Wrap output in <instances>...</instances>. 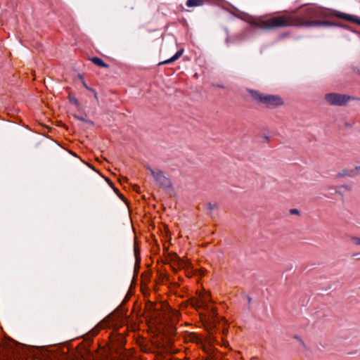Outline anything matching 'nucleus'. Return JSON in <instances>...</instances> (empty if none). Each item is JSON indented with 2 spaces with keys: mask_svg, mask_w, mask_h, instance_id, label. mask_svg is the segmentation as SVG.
I'll return each instance as SVG.
<instances>
[{
  "mask_svg": "<svg viewBox=\"0 0 360 360\" xmlns=\"http://www.w3.org/2000/svg\"><path fill=\"white\" fill-rule=\"evenodd\" d=\"M337 11L320 7L316 5L308 6L302 8L299 15L292 14H285L265 18L264 17H250L248 22L255 28L263 31H269L278 28L287 27H341L345 29L348 26L340 22H331L329 20H312L316 18H328L335 16Z\"/></svg>",
  "mask_w": 360,
  "mask_h": 360,
  "instance_id": "f257e3e1",
  "label": "nucleus"
},
{
  "mask_svg": "<svg viewBox=\"0 0 360 360\" xmlns=\"http://www.w3.org/2000/svg\"><path fill=\"white\" fill-rule=\"evenodd\" d=\"M249 94L257 103L268 108H275L283 105V98L278 95L264 94L257 90H248Z\"/></svg>",
  "mask_w": 360,
  "mask_h": 360,
  "instance_id": "f03ea898",
  "label": "nucleus"
},
{
  "mask_svg": "<svg viewBox=\"0 0 360 360\" xmlns=\"http://www.w3.org/2000/svg\"><path fill=\"white\" fill-rule=\"evenodd\" d=\"M146 168L150 172L155 182L163 189H167L172 187L170 179L167 177L164 172L160 169H153L150 166L146 165Z\"/></svg>",
  "mask_w": 360,
  "mask_h": 360,
  "instance_id": "7ed1b4c3",
  "label": "nucleus"
},
{
  "mask_svg": "<svg viewBox=\"0 0 360 360\" xmlns=\"http://www.w3.org/2000/svg\"><path fill=\"white\" fill-rule=\"evenodd\" d=\"M326 101L331 105L342 106L351 100V97L338 93H330L325 96Z\"/></svg>",
  "mask_w": 360,
  "mask_h": 360,
  "instance_id": "20e7f679",
  "label": "nucleus"
},
{
  "mask_svg": "<svg viewBox=\"0 0 360 360\" xmlns=\"http://www.w3.org/2000/svg\"><path fill=\"white\" fill-rule=\"evenodd\" d=\"M2 357H5L4 360H18L20 357V351L18 346L15 348H11L8 352Z\"/></svg>",
  "mask_w": 360,
  "mask_h": 360,
  "instance_id": "39448f33",
  "label": "nucleus"
},
{
  "mask_svg": "<svg viewBox=\"0 0 360 360\" xmlns=\"http://www.w3.org/2000/svg\"><path fill=\"white\" fill-rule=\"evenodd\" d=\"M334 13L337 16V18L344 19L349 22H353L360 25V19L356 16L341 13L340 11H336Z\"/></svg>",
  "mask_w": 360,
  "mask_h": 360,
  "instance_id": "423d86ee",
  "label": "nucleus"
},
{
  "mask_svg": "<svg viewBox=\"0 0 360 360\" xmlns=\"http://www.w3.org/2000/svg\"><path fill=\"white\" fill-rule=\"evenodd\" d=\"M183 53H184V49H180L172 58H170L166 60H164L162 62L159 63L158 65H162L172 63L176 61V60H178L182 56Z\"/></svg>",
  "mask_w": 360,
  "mask_h": 360,
  "instance_id": "0eeeda50",
  "label": "nucleus"
},
{
  "mask_svg": "<svg viewBox=\"0 0 360 360\" xmlns=\"http://www.w3.org/2000/svg\"><path fill=\"white\" fill-rule=\"evenodd\" d=\"M90 60L97 66L105 68H108L109 67V65L100 58L93 57L90 58Z\"/></svg>",
  "mask_w": 360,
  "mask_h": 360,
  "instance_id": "6e6552de",
  "label": "nucleus"
},
{
  "mask_svg": "<svg viewBox=\"0 0 360 360\" xmlns=\"http://www.w3.org/2000/svg\"><path fill=\"white\" fill-rule=\"evenodd\" d=\"M203 4V0H187L186 6L188 7L199 6Z\"/></svg>",
  "mask_w": 360,
  "mask_h": 360,
  "instance_id": "1a4fd4ad",
  "label": "nucleus"
},
{
  "mask_svg": "<svg viewBox=\"0 0 360 360\" xmlns=\"http://www.w3.org/2000/svg\"><path fill=\"white\" fill-rule=\"evenodd\" d=\"M115 341L117 342L119 347H122L125 343L124 338L120 334L115 335Z\"/></svg>",
  "mask_w": 360,
  "mask_h": 360,
  "instance_id": "9d476101",
  "label": "nucleus"
},
{
  "mask_svg": "<svg viewBox=\"0 0 360 360\" xmlns=\"http://www.w3.org/2000/svg\"><path fill=\"white\" fill-rule=\"evenodd\" d=\"M355 175L356 174H355V173L353 171H350L349 172L346 169H345L342 172L338 173L337 176L338 177H344V176H350V177H354V176H355Z\"/></svg>",
  "mask_w": 360,
  "mask_h": 360,
  "instance_id": "9b49d317",
  "label": "nucleus"
},
{
  "mask_svg": "<svg viewBox=\"0 0 360 360\" xmlns=\"http://www.w3.org/2000/svg\"><path fill=\"white\" fill-rule=\"evenodd\" d=\"M174 259L176 260L180 267H184L185 262L176 254L174 255Z\"/></svg>",
  "mask_w": 360,
  "mask_h": 360,
  "instance_id": "f8f14e48",
  "label": "nucleus"
},
{
  "mask_svg": "<svg viewBox=\"0 0 360 360\" xmlns=\"http://www.w3.org/2000/svg\"><path fill=\"white\" fill-rule=\"evenodd\" d=\"M219 207V205L218 203L215 202V203H211V202H209L207 204V208L212 211L213 210H215V209H218Z\"/></svg>",
  "mask_w": 360,
  "mask_h": 360,
  "instance_id": "ddd939ff",
  "label": "nucleus"
},
{
  "mask_svg": "<svg viewBox=\"0 0 360 360\" xmlns=\"http://www.w3.org/2000/svg\"><path fill=\"white\" fill-rule=\"evenodd\" d=\"M75 117L78 120H80V121H82V122H86L87 123H90L91 124H93V122L91 121L90 120H86L85 119L84 117H82V116H79V115H75Z\"/></svg>",
  "mask_w": 360,
  "mask_h": 360,
  "instance_id": "4468645a",
  "label": "nucleus"
},
{
  "mask_svg": "<svg viewBox=\"0 0 360 360\" xmlns=\"http://www.w3.org/2000/svg\"><path fill=\"white\" fill-rule=\"evenodd\" d=\"M69 101L72 104L75 105L76 106L79 105V101L75 97L69 96Z\"/></svg>",
  "mask_w": 360,
  "mask_h": 360,
  "instance_id": "2eb2a0df",
  "label": "nucleus"
},
{
  "mask_svg": "<svg viewBox=\"0 0 360 360\" xmlns=\"http://www.w3.org/2000/svg\"><path fill=\"white\" fill-rule=\"evenodd\" d=\"M351 240L352 243L356 245H360V238L356 236H353L351 238Z\"/></svg>",
  "mask_w": 360,
  "mask_h": 360,
  "instance_id": "dca6fc26",
  "label": "nucleus"
},
{
  "mask_svg": "<svg viewBox=\"0 0 360 360\" xmlns=\"http://www.w3.org/2000/svg\"><path fill=\"white\" fill-rule=\"evenodd\" d=\"M290 213L291 214H296V215H300V211L297 209H291V210H290Z\"/></svg>",
  "mask_w": 360,
  "mask_h": 360,
  "instance_id": "f3484780",
  "label": "nucleus"
},
{
  "mask_svg": "<svg viewBox=\"0 0 360 360\" xmlns=\"http://www.w3.org/2000/svg\"><path fill=\"white\" fill-rule=\"evenodd\" d=\"M340 188H343L345 189H347V190H350V187L347 185H343V186H341Z\"/></svg>",
  "mask_w": 360,
  "mask_h": 360,
  "instance_id": "a211bd4d",
  "label": "nucleus"
},
{
  "mask_svg": "<svg viewBox=\"0 0 360 360\" xmlns=\"http://www.w3.org/2000/svg\"><path fill=\"white\" fill-rule=\"evenodd\" d=\"M212 313L213 316H217V311H216L215 309H214V308L212 309Z\"/></svg>",
  "mask_w": 360,
  "mask_h": 360,
  "instance_id": "6ab92c4d",
  "label": "nucleus"
},
{
  "mask_svg": "<svg viewBox=\"0 0 360 360\" xmlns=\"http://www.w3.org/2000/svg\"><path fill=\"white\" fill-rule=\"evenodd\" d=\"M295 338L297 339L303 346H304L303 341L299 337L295 336Z\"/></svg>",
  "mask_w": 360,
  "mask_h": 360,
  "instance_id": "aec40b11",
  "label": "nucleus"
},
{
  "mask_svg": "<svg viewBox=\"0 0 360 360\" xmlns=\"http://www.w3.org/2000/svg\"><path fill=\"white\" fill-rule=\"evenodd\" d=\"M213 86H216V87H217V88H221V89L224 88V86L220 85V84H216V85H215V84H214Z\"/></svg>",
  "mask_w": 360,
  "mask_h": 360,
  "instance_id": "412c9836",
  "label": "nucleus"
},
{
  "mask_svg": "<svg viewBox=\"0 0 360 360\" xmlns=\"http://www.w3.org/2000/svg\"><path fill=\"white\" fill-rule=\"evenodd\" d=\"M355 169L357 171H360V166H356Z\"/></svg>",
  "mask_w": 360,
  "mask_h": 360,
  "instance_id": "4be33fe9",
  "label": "nucleus"
},
{
  "mask_svg": "<svg viewBox=\"0 0 360 360\" xmlns=\"http://www.w3.org/2000/svg\"><path fill=\"white\" fill-rule=\"evenodd\" d=\"M248 302L250 303L251 302V298L250 297H248Z\"/></svg>",
  "mask_w": 360,
  "mask_h": 360,
  "instance_id": "5701e85b",
  "label": "nucleus"
}]
</instances>
